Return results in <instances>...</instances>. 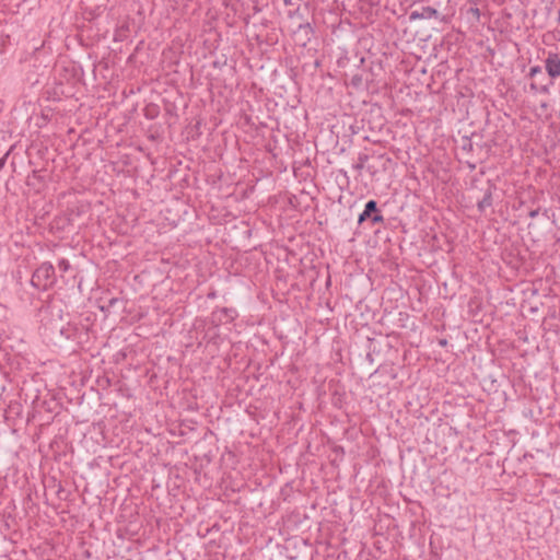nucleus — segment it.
I'll list each match as a JSON object with an SVG mask.
<instances>
[{
    "mask_svg": "<svg viewBox=\"0 0 560 560\" xmlns=\"http://www.w3.org/2000/svg\"><path fill=\"white\" fill-rule=\"evenodd\" d=\"M538 214H539V209L530 210L529 213H528V215L530 218H536Z\"/></svg>",
    "mask_w": 560,
    "mask_h": 560,
    "instance_id": "nucleus-13",
    "label": "nucleus"
},
{
    "mask_svg": "<svg viewBox=\"0 0 560 560\" xmlns=\"http://www.w3.org/2000/svg\"><path fill=\"white\" fill-rule=\"evenodd\" d=\"M374 212H377V202L375 200H369L364 210L359 214L358 223L362 224L366 220H370Z\"/></svg>",
    "mask_w": 560,
    "mask_h": 560,
    "instance_id": "nucleus-5",
    "label": "nucleus"
},
{
    "mask_svg": "<svg viewBox=\"0 0 560 560\" xmlns=\"http://www.w3.org/2000/svg\"><path fill=\"white\" fill-rule=\"evenodd\" d=\"M530 90L534 92L548 93L549 86L548 85L538 86V84L536 82H533V83H530Z\"/></svg>",
    "mask_w": 560,
    "mask_h": 560,
    "instance_id": "nucleus-9",
    "label": "nucleus"
},
{
    "mask_svg": "<svg viewBox=\"0 0 560 560\" xmlns=\"http://www.w3.org/2000/svg\"><path fill=\"white\" fill-rule=\"evenodd\" d=\"M471 148V143H468V145H463V149H469Z\"/></svg>",
    "mask_w": 560,
    "mask_h": 560,
    "instance_id": "nucleus-18",
    "label": "nucleus"
},
{
    "mask_svg": "<svg viewBox=\"0 0 560 560\" xmlns=\"http://www.w3.org/2000/svg\"><path fill=\"white\" fill-rule=\"evenodd\" d=\"M56 281L55 268L50 262H43L32 275L31 284L37 290H47Z\"/></svg>",
    "mask_w": 560,
    "mask_h": 560,
    "instance_id": "nucleus-1",
    "label": "nucleus"
},
{
    "mask_svg": "<svg viewBox=\"0 0 560 560\" xmlns=\"http://www.w3.org/2000/svg\"><path fill=\"white\" fill-rule=\"evenodd\" d=\"M439 15V12L436 9L432 8V7H423L421 9V11H413L410 15V19L411 20H415V19H432V18H438Z\"/></svg>",
    "mask_w": 560,
    "mask_h": 560,
    "instance_id": "nucleus-6",
    "label": "nucleus"
},
{
    "mask_svg": "<svg viewBox=\"0 0 560 560\" xmlns=\"http://www.w3.org/2000/svg\"><path fill=\"white\" fill-rule=\"evenodd\" d=\"M545 68L552 79L560 77V57L558 54L549 52L545 59Z\"/></svg>",
    "mask_w": 560,
    "mask_h": 560,
    "instance_id": "nucleus-3",
    "label": "nucleus"
},
{
    "mask_svg": "<svg viewBox=\"0 0 560 560\" xmlns=\"http://www.w3.org/2000/svg\"><path fill=\"white\" fill-rule=\"evenodd\" d=\"M117 302H118V299H116V298L110 299L108 302V307H113Z\"/></svg>",
    "mask_w": 560,
    "mask_h": 560,
    "instance_id": "nucleus-14",
    "label": "nucleus"
},
{
    "mask_svg": "<svg viewBox=\"0 0 560 560\" xmlns=\"http://www.w3.org/2000/svg\"><path fill=\"white\" fill-rule=\"evenodd\" d=\"M541 73H542V69H541V67H539V66H534V67H532V68L529 69V73H528V75H529L530 78H534V77H536L537 74H541Z\"/></svg>",
    "mask_w": 560,
    "mask_h": 560,
    "instance_id": "nucleus-11",
    "label": "nucleus"
},
{
    "mask_svg": "<svg viewBox=\"0 0 560 560\" xmlns=\"http://www.w3.org/2000/svg\"><path fill=\"white\" fill-rule=\"evenodd\" d=\"M470 11H472L475 15H477V16L479 15V10L478 9H471Z\"/></svg>",
    "mask_w": 560,
    "mask_h": 560,
    "instance_id": "nucleus-15",
    "label": "nucleus"
},
{
    "mask_svg": "<svg viewBox=\"0 0 560 560\" xmlns=\"http://www.w3.org/2000/svg\"><path fill=\"white\" fill-rule=\"evenodd\" d=\"M370 221L372 224H383L385 222V219L382 215V213L380 212V210L377 209V212L373 213Z\"/></svg>",
    "mask_w": 560,
    "mask_h": 560,
    "instance_id": "nucleus-8",
    "label": "nucleus"
},
{
    "mask_svg": "<svg viewBox=\"0 0 560 560\" xmlns=\"http://www.w3.org/2000/svg\"><path fill=\"white\" fill-rule=\"evenodd\" d=\"M471 148V143H468V145H463V149H469Z\"/></svg>",
    "mask_w": 560,
    "mask_h": 560,
    "instance_id": "nucleus-17",
    "label": "nucleus"
},
{
    "mask_svg": "<svg viewBox=\"0 0 560 560\" xmlns=\"http://www.w3.org/2000/svg\"><path fill=\"white\" fill-rule=\"evenodd\" d=\"M10 152H7L1 159H0V171L4 167L5 163H7V158L9 155Z\"/></svg>",
    "mask_w": 560,
    "mask_h": 560,
    "instance_id": "nucleus-12",
    "label": "nucleus"
},
{
    "mask_svg": "<svg viewBox=\"0 0 560 560\" xmlns=\"http://www.w3.org/2000/svg\"><path fill=\"white\" fill-rule=\"evenodd\" d=\"M58 268L62 271V272H66L69 270L70 268V264L67 259L62 258L58 261Z\"/></svg>",
    "mask_w": 560,
    "mask_h": 560,
    "instance_id": "nucleus-10",
    "label": "nucleus"
},
{
    "mask_svg": "<svg viewBox=\"0 0 560 560\" xmlns=\"http://www.w3.org/2000/svg\"><path fill=\"white\" fill-rule=\"evenodd\" d=\"M471 148V143H468V145H463V149H469Z\"/></svg>",
    "mask_w": 560,
    "mask_h": 560,
    "instance_id": "nucleus-16",
    "label": "nucleus"
},
{
    "mask_svg": "<svg viewBox=\"0 0 560 560\" xmlns=\"http://www.w3.org/2000/svg\"><path fill=\"white\" fill-rule=\"evenodd\" d=\"M495 189H497L495 184L491 180H488L483 197L477 203V208H478L479 212H485L488 208L492 207V203H493L492 194Z\"/></svg>",
    "mask_w": 560,
    "mask_h": 560,
    "instance_id": "nucleus-4",
    "label": "nucleus"
},
{
    "mask_svg": "<svg viewBox=\"0 0 560 560\" xmlns=\"http://www.w3.org/2000/svg\"><path fill=\"white\" fill-rule=\"evenodd\" d=\"M237 317V312L232 307L217 308L211 313L212 323L215 325H224L232 323Z\"/></svg>",
    "mask_w": 560,
    "mask_h": 560,
    "instance_id": "nucleus-2",
    "label": "nucleus"
},
{
    "mask_svg": "<svg viewBox=\"0 0 560 560\" xmlns=\"http://www.w3.org/2000/svg\"><path fill=\"white\" fill-rule=\"evenodd\" d=\"M127 560H131V559H127Z\"/></svg>",
    "mask_w": 560,
    "mask_h": 560,
    "instance_id": "nucleus-19",
    "label": "nucleus"
},
{
    "mask_svg": "<svg viewBox=\"0 0 560 560\" xmlns=\"http://www.w3.org/2000/svg\"><path fill=\"white\" fill-rule=\"evenodd\" d=\"M368 159L369 156L366 154H360L358 158V163L353 164V168L358 172L362 171Z\"/></svg>",
    "mask_w": 560,
    "mask_h": 560,
    "instance_id": "nucleus-7",
    "label": "nucleus"
}]
</instances>
